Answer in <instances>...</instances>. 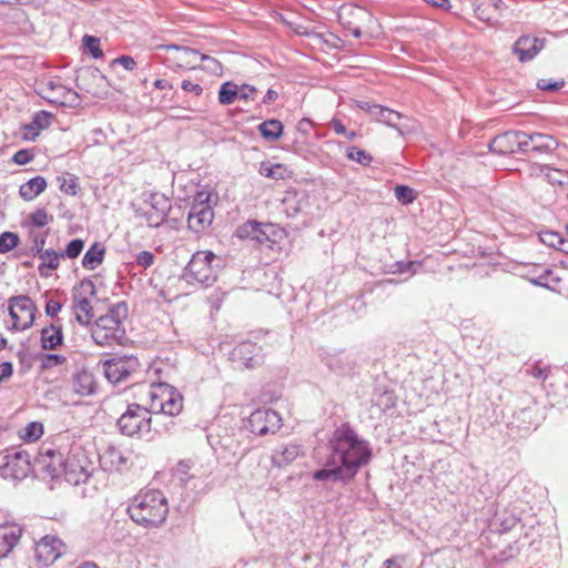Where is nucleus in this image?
I'll return each instance as SVG.
<instances>
[{
	"label": "nucleus",
	"mask_w": 568,
	"mask_h": 568,
	"mask_svg": "<svg viewBox=\"0 0 568 568\" xmlns=\"http://www.w3.org/2000/svg\"><path fill=\"white\" fill-rule=\"evenodd\" d=\"M211 195L206 192H199L187 214V227L201 233L213 222L214 212L209 204Z\"/></svg>",
	"instance_id": "9"
},
{
	"label": "nucleus",
	"mask_w": 568,
	"mask_h": 568,
	"mask_svg": "<svg viewBox=\"0 0 568 568\" xmlns=\"http://www.w3.org/2000/svg\"><path fill=\"white\" fill-rule=\"evenodd\" d=\"M50 122H51V114L47 111H40L33 115L32 121L27 126V129L36 130V132L33 134L38 135L39 134L38 131L48 128L50 125Z\"/></svg>",
	"instance_id": "38"
},
{
	"label": "nucleus",
	"mask_w": 568,
	"mask_h": 568,
	"mask_svg": "<svg viewBox=\"0 0 568 568\" xmlns=\"http://www.w3.org/2000/svg\"><path fill=\"white\" fill-rule=\"evenodd\" d=\"M70 386L72 392L80 397L94 395L99 387L95 376L88 369L74 372L71 376Z\"/></svg>",
	"instance_id": "20"
},
{
	"label": "nucleus",
	"mask_w": 568,
	"mask_h": 568,
	"mask_svg": "<svg viewBox=\"0 0 568 568\" xmlns=\"http://www.w3.org/2000/svg\"><path fill=\"white\" fill-rule=\"evenodd\" d=\"M239 99L248 101L253 100V94L256 92V88L250 84H243L239 87Z\"/></svg>",
	"instance_id": "55"
},
{
	"label": "nucleus",
	"mask_w": 568,
	"mask_h": 568,
	"mask_svg": "<svg viewBox=\"0 0 568 568\" xmlns=\"http://www.w3.org/2000/svg\"><path fill=\"white\" fill-rule=\"evenodd\" d=\"M13 374V366L10 362H3L0 364V383Z\"/></svg>",
	"instance_id": "58"
},
{
	"label": "nucleus",
	"mask_w": 568,
	"mask_h": 568,
	"mask_svg": "<svg viewBox=\"0 0 568 568\" xmlns=\"http://www.w3.org/2000/svg\"><path fill=\"white\" fill-rule=\"evenodd\" d=\"M521 134L520 154H527L530 151L538 154H548L558 148V142L551 135L537 132L528 134L523 131Z\"/></svg>",
	"instance_id": "15"
},
{
	"label": "nucleus",
	"mask_w": 568,
	"mask_h": 568,
	"mask_svg": "<svg viewBox=\"0 0 568 568\" xmlns=\"http://www.w3.org/2000/svg\"><path fill=\"white\" fill-rule=\"evenodd\" d=\"M166 49L168 50H181L183 51L185 54H192V55H195L197 57L200 54L199 51L196 50H193V49H190V48H186V47H179V45H175V44H171V45H166Z\"/></svg>",
	"instance_id": "64"
},
{
	"label": "nucleus",
	"mask_w": 568,
	"mask_h": 568,
	"mask_svg": "<svg viewBox=\"0 0 568 568\" xmlns=\"http://www.w3.org/2000/svg\"><path fill=\"white\" fill-rule=\"evenodd\" d=\"M429 6L448 10L450 8L449 0H425Z\"/></svg>",
	"instance_id": "63"
},
{
	"label": "nucleus",
	"mask_w": 568,
	"mask_h": 568,
	"mask_svg": "<svg viewBox=\"0 0 568 568\" xmlns=\"http://www.w3.org/2000/svg\"><path fill=\"white\" fill-rule=\"evenodd\" d=\"M517 523H518L517 517L508 516V517L504 518L503 520H500L497 531L499 534H506V532L510 531L516 526Z\"/></svg>",
	"instance_id": "51"
},
{
	"label": "nucleus",
	"mask_w": 568,
	"mask_h": 568,
	"mask_svg": "<svg viewBox=\"0 0 568 568\" xmlns=\"http://www.w3.org/2000/svg\"><path fill=\"white\" fill-rule=\"evenodd\" d=\"M131 374L124 361H109L105 363V377L112 383H120Z\"/></svg>",
	"instance_id": "28"
},
{
	"label": "nucleus",
	"mask_w": 568,
	"mask_h": 568,
	"mask_svg": "<svg viewBox=\"0 0 568 568\" xmlns=\"http://www.w3.org/2000/svg\"><path fill=\"white\" fill-rule=\"evenodd\" d=\"M49 215L43 209H38L30 215V221L33 226L43 227L49 223Z\"/></svg>",
	"instance_id": "46"
},
{
	"label": "nucleus",
	"mask_w": 568,
	"mask_h": 568,
	"mask_svg": "<svg viewBox=\"0 0 568 568\" xmlns=\"http://www.w3.org/2000/svg\"><path fill=\"white\" fill-rule=\"evenodd\" d=\"M22 529L16 524L0 525V556H7L19 542Z\"/></svg>",
	"instance_id": "21"
},
{
	"label": "nucleus",
	"mask_w": 568,
	"mask_h": 568,
	"mask_svg": "<svg viewBox=\"0 0 568 568\" xmlns=\"http://www.w3.org/2000/svg\"><path fill=\"white\" fill-rule=\"evenodd\" d=\"M230 359L244 368H255L263 363L262 346L251 341L237 344L230 353Z\"/></svg>",
	"instance_id": "13"
},
{
	"label": "nucleus",
	"mask_w": 568,
	"mask_h": 568,
	"mask_svg": "<svg viewBox=\"0 0 568 568\" xmlns=\"http://www.w3.org/2000/svg\"><path fill=\"white\" fill-rule=\"evenodd\" d=\"M271 234H274L273 224L260 223L253 220L243 223L236 230L237 237L241 240H251L257 244L274 242L271 240Z\"/></svg>",
	"instance_id": "16"
},
{
	"label": "nucleus",
	"mask_w": 568,
	"mask_h": 568,
	"mask_svg": "<svg viewBox=\"0 0 568 568\" xmlns=\"http://www.w3.org/2000/svg\"><path fill=\"white\" fill-rule=\"evenodd\" d=\"M551 274L552 272L550 268H545L544 272L537 278H531L530 282L537 286L548 287L547 280Z\"/></svg>",
	"instance_id": "59"
},
{
	"label": "nucleus",
	"mask_w": 568,
	"mask_h": 568,
	"mask_svg": "<svg viewBox=\"0 0 568 568\" xmlns=\"http://www.w3.org/2000/svg\"><path fill=\"white\" fill-rule=\"evenodd\" d=\"M139 266L143 268L150 267L154 262V255L149 251H141L135 258Z\"/></svg>",
	"instance_id": "49"
},
{
	"label": "nucleus",
	"mask_w": 568,
	"mask_h": 568,
	"mask_svg": "<svg viewBox=\"0 0 568 568\" xmlns=\"http://www.w3.org/2000/svg\"><path fill=\"white\" fill-rule=\"evenodd\" d=\"M63 467V477L71 485L85 483L91 476V462L81 447H74L67 458Z\"/></svg>",
	"instance_id": "8"
},
{
	"label": "nucleus",
	"mask_w": 568,
	"mask_h": 568,
	"mask_svg": "<svg viewBox=\"0 0 568 568\" xmlns=\"http://www.w3.org/2000/svg\"><path fill=\"white\" fill-rule=\"evenodd\" d=\"M84 247V242L81 239L70 241L65 250L61 253L62 257L77 258Z\"/></svg>",
	"instance_id": "43"
},
{
	"label": "nucleus",
	"mask_w": 568,
	"mask_h": 568,
	"mask_svg": "<svg viewBox=\"0 0 568 568\" xmlns=\"http://www.w3.org/2000/svg\"><path fill=\"white\" fill-rule=\"evenodd\" d=\"M20 242L17 233L6 231L0 234V254H6L18 246Z\"/></svg>",
	"instance_id": "37"
},
{
	"label": "nucleus",
	"mask_w": 568,
	"mask_h": 568,
	"mask_svg": "<svg viewBox=\"0 0 568 568\" xmlns=\"http://www.w3.org/2000/svg\"><path fill=\"white\" fill-rule=\"evenodd\" d=\"M329 126L338 135H344V134L347 133V130H346L345 125L342 123L341 120L333 119L329 122Z\"/></svg>",
	"instance_id": "61"
},
{
	"label": "nucleus",
	"mask_w": 568,
	"mask_h": 568,
	"mask_svg": "<svg viewBox=\"0 0 568 568\" xmlns=\"http://www.w3.org/2000/svg\"><path fill=\"white\" fill-rule=\"evenodd\" d=\"M75 320L80 325L88 326L94 317L93 307L90 301L84 297L74 296Z\"/></svg>",
	"instance_id": "29"
},
{
	"label": "nucleus",
	"mask_w": 568,
	"mask_h": 568,
	"mask_svg": "<svg viewBox=\"0 0 568 568\" xmlns=\"http://www.w3.org/2000/svg\"><path fill=\"white\" fill-rule=\"evenodd\" d=\"M43 434V426L41 423L31 422L26 427L24 438L28 440H37Z\"/></svg>",
	"instance_id": "44"
},
{
	"label": "nucleus",
	"mask_w": 568,
	"mask_h": 568,
	"mask_svg": "<svg viewBox=\"0 0 568 568\" xmlns=\"http://www.w3.org/2000/svg\"><path fill=\"white\" fill-rule=\"evenodd\" d=\"M216 258L210 251H199L194 253L184 267L182 278L187 283H199L204 287L212 286L217 278L216 267L213 261Z\"/></svg>",
	"instance_id": "5"
},
{
	"label": "nucleus",
	"mask_w": 568,
	"mask_h": 568,
	"mask_svg": "<svg viewBox=\"0 0 568 568\" xmlns=\"http://www.w3.org/2000/svg\"><path fill=\"white\" fill-rule=\"evenodd\" d=\"M9 305L16 310L18 308L21 313L24 314L23 316V326L30 327L32 326L36 313H37V306L33 303V301L28 295H18L13 296L9 300Z\"/></svg>",
	"instance_id": "22"
},
{
	"label": "nucleus",
	"mask_w": 568,
	"mask_h": 568,
	"mask_svg": "<svg viewBox=\"0 0 568 568\" xmlns=\"http://www.w3.org/2000/svg\"><path fill=\"white\" fill-rule=\"evenodd\" d=\"M111 64H120L125 70L132 71L135 68L136 62L134 61V59L131 55H121V57L112 60Z\"/></svg>",
	"instance_id": "53"
},
{
	"label": "nucleus",
	"mask_w": 568,
	"mask_h": 568,
	"mask_svg": "<svg viewBox=\"0 0 568 568\" xmlns=\"http://www.w3.org/2000/svg\"><path fill=\"white\" fill-rule=\"evenodd\" d=\"M538 237L541 243L552 248L560 247L561 245L565 244V239L562 237V235L555 231H540L538 232Z\"/></svg>",
	"instance_id": "35"
},
{
	"label": "nucleus",
	"mask_w": 568,
	"mask_h": 568,
	"mask_svg": "<svg viewBox=\"0 0 568 568\" xmlns=\"http://www.w3.org/2000/svg\"><path fill=\"white\" fill-rule=\"evenodd\" d=\"M65 545L57 536L45 535L37 544L34 548L36 558L43 567H49L62 556Z\"/></svg>",
	"instance_id": "14"
},
{
	"label": "nucleus",
	"mask_w": 568,
	"mask_h": 568,
	"mask_svg": "<svg viewBox=\"0 0 568 568\" xmlns=\"http://www.w3.org/2000/svg\"><path fill=\"white\" fill-rule=\"evenodd\" d=\"M545 47V39L530 36H521L513 45V52L520 62L532 60Z\"/></svg>",
	"instance_id": "19"
},
{
	"label": "nucleus",
	"mask_w": 568,
	"mask_h": 568,
	"mask_svg": "<svg viewBox=\"0 0 568 568\" xmlns=\"http://www.w3.org/2000/svg\"><path fill=\"white\" fill-rule=\"evenodd\" d=\"M150 210L160 213L161 216H168V213L171 209V201L163 194L153 193L150 195Z\"/></svg>",
	"instance_id": "34"
},
{
	"label": "nucleus",
	"mask_w": 568,
	"mask_h": 568,
	"mask_svg": "<svg viewBox=\"0 0 568 568\" xmlns=\"http://www.w3.org/2000/svg\"><path fill=\"white\" fill-rule=\"evenodd\" d=\"M60 190L69 195H75L78 192V178L73 174H65L58 178Z\"/></svg>",
	"instance_id": "41"
},
{
	"label": "nucleus",
	"mask_w": 568,
	"mask_h": 568,
	"mask_svg": "<svg viewBox=\"0 0 568 568\" xmlns=\"http://www.w3.org/2000/svg\"><path fill=\"white\" fill-rule=\"evenodd\" d=\"M277 98H278V93L273 89H268L262 99V103L271 104L274 101H276Z\"/></svg>",
	"instance_id": "62"
},
{
	"label": "nucleus",
	"mask_w": 568,
	"mask_h": 568,
	"mask_svg": "<svg viewBox=\"0 0 568 568\" xmlns=\"http://www.w3.org/2000/svg\"><path fill=\"white\" fill-rule=\"evenodd\" d=\"M347 159L355 161L362 165H369L373 161V158L365 150L359 149L358 146H349L346 150Z\"/></svg>",
	"instance_id": "39"
},
{
	"label": "nucleus",
	"mask_w": 568,
	"mask_h": 568,
	"mask_svg": "<svg viewBox=\"0 0 568 568\" xmlns=\"http://www.w3.org/2000/svg\"><path fill=\"white\" fill-rule=\"evenodd\" d=\"M63 455L53 448H41L33 462V470L43 478H59L63 476L65 468L63 467Z\"/></svg>",
	"instance_id": "11"
},
{
	"label": "nucleus",
	"mask_w": 568,
	"mask_h": 568,
	"mask_svg": "<svg viewBox=\"0 0 568 568\" xmlns=\"http://www.w3.org/2000/svg\"><path fill=\"white\" fill-rule=\"evenodd\" d=\"M239 85L232 81L222 83L219 90V102L222 105H230L239 98Z\"/></svg>",
	"instance_id": "33"
},
{
	"label": "nucleus",
	"mask_w": 568,
	"mask_h": 568,
	"mask_svg": "<svg viewBox=\"0 0 568 568\" xmlns=\"http://www.w3.org/2000/svg\"><path fill=\"white\" fill-rule=\"evenodd\" d=\"M521 136V131L504 132L490 141L489 150L500 155L520 153Z\"/></svg>",
	"instance_id": "17"
},
{
	"label": "nucleus",
	"mask_w": 568,
	"mask_h": 568,
	"mask_svg": "<svg viewBox=\"0 0 568 568\" xmlns=\"http://www.w3.org/2000/svg\"><path fill=\"white\" fill-rule=\"evenodd\" d=\"M382 112L383 113L378 118V121L388 126L396 128V121L402 118V114L388 108H385Z\"/></svg>",
	"instance_id": "45"
},
{
	"label": "nucleus",
	"mask_w": 568,
	"mask_h": 568,
	"mask_svg": "<svg viewBox=\"0 0 568 568\" xmlns=\"http://www.w3.org/2000/svg\"><path fill=\"white\" fill-rule=\"evenodd\" d=\"M260 173L265 178L274 180H285L291 178L293 174L291 170H288L285 165L280 163L273 165L262 163L260 168Z\"/></svg>",
	"instance_id": "31"
},
{
	"label": "nucleus",
	"mask_w": 568,
	"mask_h": 568,
	"mask_svg": "<svg viewBox=\"0 0 568 568\" xmlns=\"http://www.w3.org/2000/svg\"><path fill=\"white\" fill-rule=\"evenodd\" d=\"M38 93L49 103L68 108H77L81 103L78 92L55 81H47L39 84Z\"/></svg>",
	"instance_id": "10"
},
{
	"label": "nucleus",
	"mask_w": 568,
	"mask_h": 568,
	"mask_svg": "<svg viewBox=\"0 0 568 568\" xmlns=\"http://www.w3.org/2000/svg\"><path fill=\"white\" fill-rule=\"evenodd\" d=\"M40 335L41 347L45 351L55 349L63 342L62 328L54 324L43 327Z\"/></svg>",
	"instance_id": "25"
},
{
	"label": "nucleus",
	"mask_w": 568,
	"mask_h": 568,
	"mask_svg": "<svg viewBox=\"0 0 568 568\" xmlns=\"http://www.w3.org/2000/svg\"><path fill=\"white\" fill-rule=\"evenodd\" d=\"M61 308L62 304L59 301L50 300L45 304V315L54 317L61 311Z\"/></svg>",
	"instance_id": "57"
},
{
	"label": "nucleus",
	"mask_w": 568,
	"mask_h": 568,
	"mask_svg": "<svg viewBox=\"0 0 568 568\" xmlns=\"http://www.w3.org/2000/svg\"><path fill=\"white\" fill-rule=\"evenodd\" d=\"M145 217H146L148 225L151 227H159L160 225L163 224V222L166 219V216H161L160 213H156L155 211H151V210H149L145 213Z\"/></svg>",
	"instance_id": "52"
},
{
	"label": "nucleus",
	"mask_w": 568,
	"mask_h": 568,
	"mask_svg": "<svg viewBox=\"0 0 568 568\" xmlns=\"http://www.w3.org/2000/svg\"><path fill=\"white\" fill-rule=\"evenodd\" d=\"M394 193L397 201L400 202L402 204H410L416 199V192L407 185H396L394 189Z\"/></svg>",
	"instance_id": "40"
},
{
	"label": "nucleus",
	"mask_w": 568,
	"mask_h": 568,
	"mask_svg": "<svg viewBox=\"0 0 568 568\" xmlns=\"http://www.w3.org/2000/svg\"><path fill=\"white\" fill-rule=\"evenodd\" d=\"M105 255V246L101 242H94L84 253L82 258V266L87 270L93 271L102 264Z\"/></svg>",
	"instance_id": "26"
},
{
	"label": "nucleus",
	"mask_w": 568,
	"mask_h": 568,
	"mask_svg": "<svg viewBox=\"0 0 568 568\" xmlns=\"http://www.w3.org/2000/svg\"><path fill=\"white\" fill-rule=\"evenodd\" d=\"M323 468L313 473L316 481L348 483L366 466L373 456L371 444L361 437L349 423L337 427L327 443Z\"/></svg>",
	"instance_id": "1"
},
{
	"label": "nucleus",
	"mask_w": 568,
	"mask_h": 568,
	"mask_svg": "<svg viewBox=\"0 0 568 568\" xmlns=\"http://www.w3.org/2000/svg\"><path fill=\"white\" fill-rule=\"evenodd\" d=\"M45 244V236H37L33 241L32 250L36 252V254L40 257L41 253L45 252L44 250Z\"/></svg>",
	"instance_id": "60"
},
{
	"label": "nucleus",
	"mask_w": 568,
	"mask_h": 568,
	"mask_svg": "<svg viewBox=\"0 0 568 568\" xmlns=\"http://www.w3.org/2000/svg\"><path fill=\"white\" fill-rule=\"evenodd\" d=\"M9 315L12 318V327L17 331H26L29 327L23 326V317L19 316L16 310L9 305Z\"/></svg>",
	"instance_id": "54"
},
{
	"label": "nucleus",
	"mask_w": 568,
	"mask_h": 568,
	"mask_svg": "<svg viewBox=\"0 0 568 568\" xmlns=\"http://www.w3.org/2000/svg\"><path fill=\"white\" fill-rule=\"evenodd\" d=\"M257 129L265 140L276 141L282 136L284 126L280 120L271 119L260 123Z\"/></svg>",
	"instance_id": "30"
},
{
	"label": "nucleus",
	"mask_w": 568,
	"mask_h": 568,
	"mask_svg": "<svg viewBox=\"0 0 568 568\" xmlns=\"http://www.w3.org/2000/svg\"><path fill=\"white\" fill-rule=\"evenodd\" d=\"M126 511L130 518L144 528H158L166 519L169 505L160 490H141L130 501Z\"/></svg>",
	"instance_id": "2"
},
{
	"label": "nucleus",
	"mask_w": 568,
	"mask_h": 568,
	"mask_svg": "<svg viewBox=\"0 0 568 568\" xmlns=\"http://www.w3.org/2000/svg\"><path fill=\"white\" fill-rule=\"evenodd\" d=\"M33 470L31 456L24 449L8 452L0 456V476L4 479L21 480Z\"/></svg>",
	"instance_id": "7"
},
{
	"label": "nucleus",
	"mask_w": 568,
	"mask_h": 568,
	"mask_svg": "<svg viewBox=\"0 0 568 568\" xmlns=\"http://www.w3.org/2000/svg\"><path fill=\"white\" fill-rule=\"evenodd\" d=\"M149 396L152 414L162 413L169 416H176L183 408L182 395L176 388L166 383L153 385Z\"/></svg>",
	"instance_id": "6"
},
{
	"label": "nucleus",
	"mask_w": 568,
	"mask_h": 568,
	"mask_svg": "<svg viewBox=\"0 0 568 568\" xmlns=\"http://www.w3.org/2000/svg\"><path fill=\"white\" fill-rule=\"evenodd\" d=\"M181 88L186 91V92H191L193 93L194 95L199 97L202 94L203 92V89L200 84L197 83H193L189 80H183L182 83H181Z\"/></svg>",
	"instance_id": "56"
},
{
	"label": "nucleus",
	"mask_w": 568,
	"mask_h": 568,
	"mask_svg": "<svg viewBox=\"0 0 568 568\" xmlns=\"http://www.w3.org/2000/svg\"><path fill=\"white\" fill-rule=\"evenodd\" d=\"M565 82L561 81H549L546 79H541L537 82V88L542 91H557L564 87Z\"/></svg>",
	"instance_id": "50"
},
{
	"label": "nucleus",
	"mask_w": 568,
	"mask_h": 568,
	"mask_svg": "<svg viewBox=\"0 0 568 568\" xmlns=\"http://www.w3.org/2000/svg\"><path fill=\"white\" fill-rule=\"evenodd\" d=\"M151 415L150 407H144L138 403L128 404L125 410L116 420V427L124 436L141 437L151 432Z\"/></svg>",
	"instance_id": "4"
},
{
	"label": "nucleus",
	"mask_w": 568,
	"mask_h": 568,
	"mask_svg": "<svg viewBox=\"0 0 568 568\" xmlns=\"http://www.w3.org/2000/svg\"><path fill=\"white\" fill-rule=\"evenodd\" d=\"M128 317V304L118 302L105 315L100 316L91 328V337L97 345L112 346L124 338L123 321Z\"/></svg>",
	"instance_id": "3"
},
{
	"label": "nucleus",
	"mask_w": 568,
	"mask_h": 568,
	"mask_svg": "<svg viewBox=\"0 0 568 568\" xmlns=\"http://www.w3.org/2000/svg\"><path fill=\"white\" fill-rule=\"evenodd\" d=\"M33 158L34 154L31 152V150L21 149L14 153V155L12 156V161L18 165H24L31 162Z\"/></svg>",
	"instance_id": "48"
},
{
	"label": "nucleus",
	"mask_w": 568,
	"mask_h": 568,
	"mask_svg": "<svg viewBox=\"0 0 568 568\" xmlns=\"http://www.w3.org/2000/svg\"><path fill=\"white\" fill-rule=\"evenodd\" d=\"M83 48L93 59H100L103 57V51L100 48V39L85 34L82 39Z\"/></svg>",
	"instance_id": "36"
},
{
	"label": "nucleus",
	"mask_w": 568,
	"mask_h": 568,
	"mask_svg": "<svg viewBox=\"0 0 568 568\" xmlns=\"http://www.w3.org/2000/svg\"><path fill=\"white\" fill-rule=\"evenodd\" d=\"M301 446L296 444L281 445L273 450L272 463L274 466L284 467L293 463L301 455Z\"/></svg>",
	"instance_id": "23"
},
{
	"label": "nucleus",
	"mask_w": 568,
	"mask_h": 568,
	"mask_svg": "<svg viewBox=\"0 0 568 568\" xmlns=\"http://www.w3.org/2000/svg\"><path fill=\"white\" fill-rule=\"evenodd\" d=\"M101 464L108 469L121 470L128 465L125 454L114 446L108 447L100 456Z\"/></svg>",
	"instance_id": "24"
},
{
	"label": "nucleus",
	"mask_w": 568,
	"mask_h": 568,
	"mask_svg": "<svg viewBox=\"0 0 568 568\" xmlns=\"http://www.w3.org/2000/svg\"><path fill=\"white\" fill-rule=\"evenodd\" d=\"M67 362V358L60 354L41 355V369L47 371L55 366H60Z\"/></svg>",
	"instance_id": "42"
},
{
	"label": "nucleus",
	"mask_w": 568,
	"mask_h": 568,
	"mask_svg": "<svg viewBox=\"0 0 568 568\" xmlns=\"http://www.w3.org/2000/svg\"><path fill=\"white\" fill-rule=\"evenodd\" d=\"M282 418L277 412L271 408H258L254 410L247 420V429L260 436L275 433L281 427Z\"/></svg>",
	"instance_id": "12"
},
{
	"label": "nucleus",
	"mask_w": 568,
	"mask_h": 568,
	"mask_svg": "<svg viewBox=\"0 0 568 568\" xmlns=\"http://www.w3.org/2000/svg\"><path fill=\"white\" fill-rule=\"evenodd\" d=\"M520 551L518 541H514L509 544L505 549L500 550L499 552V559L501 561H508L513 558H515Z\"/></svg>",
	"instance_id": "47"
},
{
	"label": "nucleus",
	"mask_w": 568,
	"mask_h": 568,
	"mask_svg": "<svg viewBox=\"0 0 568 568\" xmlns=\"http://www.w3.org/2000/svg\"><path fill=\"white\" fill-rule=\"evenodd\" d=\"M42 263L39 265V272L41 276H48V273H44V268L50 271L57 270L60 265V258H62L61 253L55 252L54 250H45V252L41 253L39 257Z\"/></svg>",
	"instance_id": "32"
},
{
	"label": "nucleus",
	"mask_w": 568,
	"mask_h": 568,
	"mask_svg": "<svg viewBox=\"0 0 568 568\" xmlns=\"http://www.w3.org/2000/svg\"><path fill=\"white\" fill-rule=\"evenodd\" d=\"M310 204V196L305 190L288 189L282 199L283 212L287 217H296Z\"/></svg>",
	"instance_id": "18"
},
{
	"label": "nucleus",
	"mask_w": 568,
	"mask_h": 568,
	"mask_svg": "<svg viewBox=\"0 0 568 568\" xmlns=\"http://www.w3.org/2000/svg\"><path fill=\"white\" fill-rule=\"evenodd\" d=\"M47 187V181L42 176H34L20 186L19 194L26 201H32Z\"/></svg>",
	"instance_id": "27"
}]
</instances>
